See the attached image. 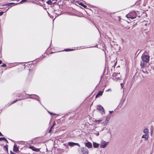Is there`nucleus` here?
<instances>
[{"label":"nucleus","instance_id":"ddd939ff","mask_svg":"<svg viewBox=\"0 0 154 154\" xmlns=\"http://www.w3.org/2000/svg\"><path fill=\"white\" fill-rule=\"evenodd\" d=\"M4 149L5 151L6 152H8V147L7 145L4 146Z\"/></svg>","mask_w":154,"mask_h":154},{"label":"nucleus","instance_id":"aec40b11","mask_svg":"<svg viewBox=\"0 0 154 154\" xmlns=\"http://www.w3.org/2000/svg\"><path fill=\"white\" fill-rule=\"evenodd\" d=\"M40 151V149H37L35 148V149L34 150V151L36 152H39Z\"/></svg>","mask_w":154,"mask_h":154},{"label":"nucleus","instance_id":"f257e3e1","mask_svg":"<svg viewBox=\"0 0 154 154\" xmlns=\"http://www.w3.org/2000/svg\"><path fill=\"white\" fill-rule=\"evenodd\" d=\"M109 142L105 141L103 140L101 141L100 144V147L101 148H106L108 145Z\"/></svg>","mask_w":154,"mask_h":154},{"label":"nucleus","instance_id":"0eeeda50","mask_svg":"<svg viewBox=\"0 0 154 154\" xmlns=\"http://www.w3.org/2000/svg\"><path fill=\"white\" fill-rule=\"evenodd\" d=\"M99 144L95 142L93 143V147L96 148H98L99 147Z\"/></svg>","mask_w":154,"mask_h":154},{"label":"nucleus","instance_id":"4468645a","mask_svg":"<svg viewBox=\"0 0 154 154\" xmlns=\"http://www.w3.org/2000/svg\"><path fill=\"white\" fill-rule=\"evenodd\" d=\"M102 120H95V123H99L100 122V123H101L102 122Z\"/></svg>","mask_w":154,"mask_h":154},{"label":"nucleus","instance_id":"58836bf2","mask_svg":"<svg viewBox=\"0 0 154 154\" xmlns=\"http://www.w3.org/2000/svg\"><path fill=\"white\" fill-rule=\"evenodd\" d=\"M143 72H144V71L143 70Z\"/></svg>","mask_w":154,"mask_h":154},{"label":"nucleus","instance_id":"2eb2a0df","mask_svg":"<svg viewBox=\"0 0 154 154\" xmlns=\"http://www.w3.org/2000/svg\"><path fill=\"white\" fill-rule=\"evenodd\" d=\"M15 4L14 3H8L7 4H5L4 5H3V6H4V5H7L8 6H11L12 5H13V4Z\"/></svg>","mask_w":154,"mask_h":154},{"label":"nucleus","instance_id":"6ab92c4d","mask_svg":"<svg viewBox=\"0 0 154 154\" xmlns=\"http://www.w3.org/2000/svg\"><path fill=\"white\" fill-rule=\"evenodd\" d=\"M27 0H22L20 3H16L15 4L16 5H17V4H19L21 3H23L24 2H25L27 1Z\"/></svg>","mask_w":154,"mask_h":154},{"label":"nucleus","instance_id":"473e14b6","mask_svg":"<svg viewBox=\"0 0 154 154\" xmlns=\"http://www.w3.org/2000/svg\"><path fill=\"white\" fill-rule=\"evenodd\" d=\"M53 127H54V126H53V125H52V126H51V128H50V129H52V128H53Z\"/></svg>","mask_w":154,"mask_h":154},{"label":"nucleus","instance_id":"f03ea898","mask_svg":"<svg viewBox=\"0 0 154 154\" xmlns=\"http://www.w3.org/2000/svg\"><path fill=\"white\" fill-rule=\"evenodd\" d=\"M142 60L146 63H147L149 60V57L147 55H143L141 57Z\"/></svg>","mask_w":154,"mask_h":154},{"label":"nucleus","instance_id":"4be33fe9","mask_svg":"<svg viewBox=\"0 0 154 154\" xmlns=\"http://www.w3.org/2000/svg\"><path fill=\"white\" fill-rule=\"evenodd\" d=\"M80 5H81V6H83V7H84V8H86L87 7V6H86V5H83V4H81Z\"/></svg>","mask_w":154,"mask_h":154},{"label":"nucleus","instance_id":"72a5a7b5","mask_svg":"<svg viewBox=\"0 0 154 154\" xmlns=\"http://www.w3.org/2000/svg\"><path fill=\"white\" fill-rule=\"evenodd\" d=\"M17 101V100H15V101H14L12 103H14L15 102H16V101Z\"/></svg>","mask_w":154,"mask_h":154},{"label":"nucleus","instance_id":"9d476101","mask_svg":"<svg viewBox=\"0 0 154 154\" xmlns=\"http://www.w3.org/2000/svg\"><path fill=\"white\" fill-rule=\"evenodd\" d=\"M148 137V136L147 134H145L143 135L142 137L143 138H145V140H147Z\"/></svg>","mask_w":154,"mask_h":154},{"label":"nucleus","instance_id":"4c0bfd02","mask_svg":"<svg viewBox=\"0 0 154 154\" xmlns=\"http://www.w3.org/2000/svg\"><path fill=\"white\" fill-rule=\"evenodd\" d=\"M142 63H140V65L141 66H142Z\"/></svg>","mask_w":154,"mask_h":154},{"label":"nucleus","instance_id":"ea45409f","mask_svg":"<svg viewBox=\"0 0 154 154\" xmlns=\"http://www.w3.org/2000/svg\"><path fill=\"white\" fill-rule=\"evenodd\" d=\"M122 85V83H121V85Z\"/></svg>","mask_w":154,"mask_h":154},{"label":"nucleus","instance_id":"1a4fd4ad","mask_svg":"<svg viewBox=\"0 0 154 154\" xmlns=\"http://www.w3.org/2000/svg\"><path fill=\"white\" fill-rule=\"evenodd\" d=\"M103 91H100L96 96V98H97L99 96H101L103 94Z\"/></svg>","mask_w":154,"mask_h":154},{"label":"nucleus","instance_id":"2f4dec72","mask_svg":"<svg viewBox=\"0 0 154 154\" xmlns=\"http://www.w3.org/2000/svg\"><path fill=\"white\" fill-rule=\"evenodd\" d=\"M2 63V60H0V64H1Z\"/></svg>","mask_w":154,"mask_h":154},{"label":"nucleus","instance_id":"7ed1b4c3","mask_svg":"<svg viewBox=\"0 0 154 154\" xmlns=\"http://www.w3.org/2000/svg\"><path fill=\"white\" fill-rule=\"evenodd\" d=\"M97 109L99 110L100 112L102 115L104 114L105 113L104 109L103 108L101 105H98L97 106Z\"/></svg>","mask_w":154,"mask_h":154},{"label":"nucleus","instance_id":"6e6552de","mask_svg":"<svg viewBox=\"0 0 154 154\" xmlns=\"http://www.w3.org/2000/svg\"><path fill=\"white\" fill-rule=\"evenodd\" d=\"M82 152L81 154H88V150L87 149H84Z\"/></svg>","mask_w":154,"mask_h":154},{"label":"nucleus","instance_id":"9b49d317","mask_svg":"<svg viewBox=\"0 0 154 154\" xmlns=\"http://www.w3.org/2000/svg\"><path fill=\"white\" fill-rule=\"evenodd\" d=\"M18 150V149L17 146L15 145L14 146L13 148L14 151L15 152H17Z\"/></svg>","mask_w":154,"mask_h":154},{"label":"nucleus","instance_id":"a211bd4d","mask_svg":"<svg viewBox=\"0 0 154 154\" xmlns=\"http://www.w3.org/2000/svg\"><path fill=\"white\" fill-rule=\"evenodd\" d=\"M52 2L51 0L48 1L46 2V3L49 5H51L52 4Z\"/></svg>","mask_w":154,"mask_h":154},{"label":"nucleus","instance_id":"cd10ccee","mask_svg":"<svg viewBox=\"0 0 154 154\" xmlns=\"http://www.w3.org/2000/svg\"><path fill=\"white\" fill-rule=\"evenodd\" d=\"M113 112V111H109V112L110 113V114L112 113Z\"/></svg>","mask_w":154,"mask_h":154},{"label":"nucleus","instance_id":"20e7f679","mask_svg":"<svg viewBox=\"0 0 154 154\" xmlns=\"http://www.w3.org/2000/svg\"><path fill=\"white\" fill-rule=\"evenodd\" d=\"M133 14H134V15L133 16L131 15L132 14H130L127 15L126 17L128 18H131L132 19H134L136 17V15L135 13H134Z\"/></svg>","mask_w":154,"mask_h":154},{"label":"nucleus","instance_id":"39448f33","mask_svg":"<svg viewBox=\"0 0 154 154\" xmlns=\"http://www.w3.org/2000/svg\"><path fill=\"white\" fill-rule=\"evenodd\" d=\"M68 144L70 146H73L75 145H77L79 147H80V145L78 143H75L72 142H69L68 143Z\"/></svg>","mask_w":154,"mask_h":154},{"label":"nucleus","instance_id":"412c9836","mask_svg":"<svg viewBox=\"0 0 154 154\" xmlns=\"http://www.w3.org/2000/svg\"><path fill=\"white\" fill-rule=\"evenodd\" d=\"M73 49H65V51H72L73 50Z\"/></svg>","mask_w":154,"mask_h":154},{"label":"nucleus","instance_id":"c9c22d12","mask_svg":"<svg viewBox=\"0 0 154 154\" xmlns=\"http://www.w3.org/2000/svg\"><path fill=\"white\" fill-rule=\"evenodd\" d=\"M63 145H64L65 146H66V144H64Z\"/></svg>","mask_w":154,"mask_h":154},{"label":"nucleus","instance_id":"f8f14e48","mask_svg":"<svg viewBox=\"0 0 154 154\" xmlns=\"http://www.w3.org/2000/svg\"><path fill=\"white\" fill-rule=\"evenodd\" d=\"M143 132L146 134H148V129L147 128H145L144 129L143 131Z\"/></svg>","mask_w":154,"mask_h":154},{"label":"nucleus","instance_id":"a878e982","mask_svg":"<svg viewBox=\"0 0 154 154\" xmlns=\"http://www.w3.org/2000/svg\"><path fill=\"white\" fill-rule=\"evenodd\" d=\"M115 79H116V80H120V78L119 77H118V78H115Z\"/></svg>","mask_w":154,"mask_h":154},{"label":"nucleus","instance_id":"f3484780","mask_svg":"<svg viewBox=\"0 0 154 154\" xmlns=\"http://www.w3.org/2000/svg\"><path fill=\"white\" fill-rule=\"evenodd\" d=\"M29 148L32 149V150H33V151H34V150H35V148L33 146H30L29 147Z\"/></svg>","mask_w":154,"mask_h":154},{"label":"nucleus","instance_id":"c85d7f7f","mask_svg":"<svg viewBox=\"0 0 154 154\" xmlns=\"http://www.w3.org/2000/svg\"><path fill=\"white\" fill-rule=\"evenodd\" d=\"M56 124V123L55 122H54L53 123V125H52L53 126H54Z\"/></svg>","mask_w":154,"mask_h":154},{"label":"nucleus","instance_id":"c756f323","mask_svg":"<svg viewBox=\"0 0 154 154\" xmlns=\"http://www.w3.org/2000/svg\"><path fill=\"white\" fill-rule=\"evenodd\" d=\"M99 134V133L98 132H97V133L96 134V135H97V136H98Z\"/></svg>","mask_w":154,"mask_h":154},{"label":"nucleus","instance_id":"7c9ffc66","mask_svg":"<svg viewBox=\"0 0 154 154\" xmlns=\"http://www.w3.org/2000/svg\"><path fill=\"white\" fill-rule=\"evenodd\" d=\"M51 131H52V129H50V130H49V133H51Z\"/></svg>","mask_w":154,"mask_h":154},{"label":"nucleus","instance_id":"e433bc0d","mask_svg":"<svg viewBox=\"0 0 154 154\" xmlns=\"http://www.w3.org/2000/svg\"><path fill=\"white\" fill-rule=\"evenodd\" d=\"M0 135L1 136H2V134H1V133L0 132Z\"/></svg>","mask_w":154,"mask_h":154},{"label":"nucleus","instance_id":"423d86ee","mask_svg":"<svg viewBox=\"0 0 154 154\" xmlns=\"http://www.w3.org/2000/svg\"><path fill=\"white\" fill-rule=\"evenodd\" d=\"M86 146L88 148H91L92 147V144L89 142L86 143L85 144Z\"/></svg>","mask_w":154,"mask_h":154},{"label":"nucleus","instance_id":"dca6fc26","mask_svg":"<svg viewBox=\"0 0 154 154\" xmlns=\"http://www.w3.org/2000/svg\"><path fill=\"white\" fill-rule=\"evenodd\" d=\"M2 140H4L5 141L7 142V140L6 139L5 137H1L0 138V141Z\"/></svg>","mask_w":154,"mask_h":154},{"label":"nucleus","instance_id":"f704fd0d","mask_svg":"<svg viewBox=\"0 0 154 154\" xmlns=\"http://www.w3.org/2000/svg\"><path fill=\"white\" fill-rule=\"evenodd\" d=\"M110 89H108L107 91H110Z\"/></svg>","mask_w":154,"mask_h":154},{"label":"nucleus","instance_id":"b1692460","mask_svg":"<svg viewBox=\"0 0 154 154\" xmlns=\"http://www.w3.org/2000/svg\"><path fill=\"white\" fill-rule=\"evenodd\" d=\"M48 112L51 115H54V114H53L52 112H51L49 111H48Z\"/></svg>","mask_w":154,"mask_h":154},{"label":"nucleus","instance_id":"393cba45","mask_svg":"<svg viewBox=\"0 0 154 154\" xmlns=\"http://www.w3.org/2000/svg\"><path fill=\"white\" fill-rule=\"evenodd\" d=\"M53 2V3H55L56 2V0H52V1Z\"/></svg>","mask_w":154,"mask_h":154},{"label":"nucleus","instance_id":"a19ab883","mask_svg":"<svg viewBox=\"0 0 154 154\" xmlns=\"http://www.w3.org/2000/svg\"><path fill=\"white\" fill-rule=\"evenodd\" d=\"M8 10V9H7V10L5 11V12Z\"/></svg>","mask_w":154,"mask_h":154},{"label":"nucleus","instance_id":"5701e85b","mask_svg":"<svg viewBox=\"0 0 154 154\" xmlns=\"http://www.w3.org/2000/svg\"><path fill=\"white\" fill-rule=\"evenodd\" d=\"M4 12H0V16H1L3 15Z\"/></svg>","mask_w":154,"mask_h":154},{"label":"nucleus","instance_id":"bb28decb","mask_svg":"<svg viewBox=\"0 0 154 154\" xmlns=\"http://www.w3.org/2000/svg\"><path fill=\"white\" fill-rule=\"evenodd\" d=\"M2 66L5 67L6 66V65L5 64H3V65L1 66Z\"/></svg>","mask_w":154,"mask_h":154}]
</instances>
